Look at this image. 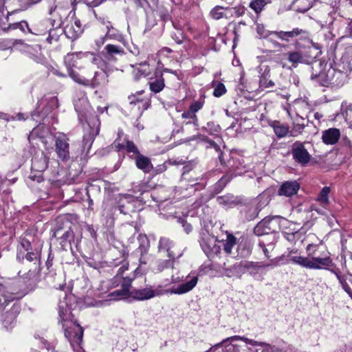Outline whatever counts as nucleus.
I'll return each mask as SVG.
<instances>
[{"mask_svg":"<svg viewBox=\"0 0 352 352\" xmlns=\"http://www.w3.org/2000/svg\"><path fill=\"white\" fill-rule=\"evenodd\" d=\"M74 105L78 114L79 122L80 123H82L84 121L87 122L89 127L85 130L82 144L80 145V148L77 151L78 153L72 157L76 160L80 157V162L87 161L95 138L99 133L100 121L96 116L90 120L91 109L87 98L82 91H80L77 95V98L74 99Z\"/></svg>","mask_w":352,"mask_h":352,"instance_id":"1","label":"nucleus"},{"mask_svg":"<svg viewBox=\"0 0 352 352\" xmlns=\"http://www.w3.org/2000/svg\"><path fill=\"white\" fill-rule=\"evenodd\" d=\"M58 316V323L62 324L65 337L76 350V347H80L82 342L83 328L74 319V315L65 301L59 303Z\"/></svg>","mask_w":352,"mask_h":352,"instance_id":"2","label":"nucleus"},{"mask_svg":"<svg viewBox=\"0 0 352 352\" xmlns=\"http://www.w3.org/2000/svg\"><path fill=\"white\" fill-rule=\"evenodd\" d=\"M77 228V226L66 218L60 217L57 218L56 224L52 229V240L60 250H72V244L77 247L80 241L75 234Z\"/></svg>","mask_w":352,"mask_h":352,"instance_id":"3","label":"nucleus"},{"mask_svg":"<svg viewBox=\"0 0 352 352\" xmlns=\"http://www.w3.org/2000/svg\"><path fill=\"white\" fill-rule=\"evenodd\" d=\"M287 258L290 262L310 270H327L335 265L330 256H311L310 253L307 257L301 256L297 254V250L289 251Z\"/></svg>","mask_w":352,"mask_h":352,"instance_id":"4","label":"nucleus"},{"mask_svg":"<svg viewBox=\"0 0 352 352\" xmlns=\"http://www.w3.org/2000/svg\"><path fill=\"white\" fill-rule=\"evenodd\" d=\"M228 170L226 173L214 184L216 193L220 192L234 177L244 174L248 168L243 158L233 159L232 161H228Z\"/></svg>","mask_w":352,"mask_h":352,"instance_id":"5","label":"nucleus"},{"mask_svg":"<svg viewBox=\"0 0 352 352\" xmlns=\"http://www.w3.org/2000/svg\"><path fill=\"white\" fill-rule=\"evenodd\" d=\"M289 223L287 219L279 216L266 217L259 221L254 228L253 232L256 236H263L272 233H277L282 225Z\"/></svg>","mask_w":352,"mask_h":352,"instance_id":"6","label":"nucleus"},{"mask_svg":"<svg viewBox=\"0 0 352 352\" xmlns=\"http://www.w3.org/2000/svg\"><path fill=\"white\" fill-rule=\"evenodd\" d=\"M198 276H193L187 282L180 284L177 288L164 289L162 285H157L155 288L151 286V298L156 296H161L164 294H184L191 291L197 285Z\"/></svg>","mask_w":352,"mask_h":352,"instance_id":"7","label":"nucleus"},{"mask_svg":"<svg viewBox=\"0 0 352 352\" xmlns=\"http://www.w3.org/2000/svg\"><path fill=\"white\" fill-rule=\"evenodd\" d=\"M141 203L140 200L129 194L120 195L116 202V208L120 213L131 217L132 214L140 210Z\"/></svg>","mask_w":352,"mask_h":352,"instance_id":"8","label":"nucleus"},{"mask_svg":"<svg viewBox=\"0 0 352 352\" xmlns=\"http://www.w3.org/2000/svg\"><path fill=\"white\" fill-rule=\"evenodd\" d=\"M80 54H82V52H80L67 54L65 57V63L67 67L69 76L78 84L87 86L89 85V80L80 76L77 72L72 69V67L77 66L76 61L78 60H82V56Z\"/></svg>","mask_w":352,"mask_h":352,"instance_id":"9","label":"nucleus"},{"mask_svg":"<svg viewBox=\"0 0 352 352\" xmlns=\"http://www.w3.org/2000/svg\"><path fill=\"white\" fill-rule=\"evenodd\" d=\"M291 152L295 162L302 166H307L312 157L305 148L304 143L300 141H296L292 144Z\"/></svg>","mask_w":352,"mask_h":352,"instance_id":"10","label":"nucleus"},{"mask_svg":"<svg viewBox=\"0 0 352 352\" xmlns=\"http://www.w3.org/2000/svg\"><path fill=\"white\" fill-rule=\"evenodd\" d=\"M21 311V306L17 302H14L7 309L5 313H1V321L5 329H12L16 324V317Z\"/></svg>","mask_w":352,"mask_h":352,"instance_id":"11","label":"nucleus"},{"mask_svg":"<svg viewBox=\"0 0 352 352\" xmlns=\"http://www.w3.org/2000/svg\"><path fill=\"white\" fill-rule=\"evenodd\" d=\"M69 139L65 135L56 138L55 151L57 156L63 161L70 158Z\"/></svg>","mask_w":352,"mask_h":352,"instance_id":"12","label":"nucleus"},{"mask_svg":"<svg viewBox=\"0 0 352 352\" xmlns=\"http://www.w3.org/2000/svg\"><path fill=\"white\" fill-rule=\"evenodd\" d=\"M175 244L169 239L161 237L158 243V252L160 253L166 252L168 258H179L182 256V252L177 254L174 250Z\"/></svg>","mask_w":352,"mask_h":352,"instance_id":"13","label":"nucleus"},{"mask_svg":"<svg viewBox=\"0 0 352 352\" xmlns=\"http://www.w3.org/2000/svg\"><path fill=\"white\" fill-rule=\"evenodd\" d=\"M201 247L208 258H213L220 252V246L216 239L210 237L203 239L200 243Z\"/></svg>","mask_w":352,"mask_h":352,"instance_id":"14","label":"nucleus"},{"mask_svg":"<svg viewBox=\"0 0 352 352\" xmlns=\"http://www.w3.org/2000/svg\"><path fill=\"white\" fill-rule=\"evenodd\" d=\"M80 55L82 56L83 60L90 62L92 64L96 65L102 71V76H107L108 66L105 61L103 60L98 55L90 52H82V54Z\"/></svg>","mask_w":352,"mask_h":352,"instance_id":"15","label":"nucleus"},{"mask_svg":"<svg viewBox=\"0 0 352 352\" xmlns=\"http://www.w3.org/2000/svg\"><path fill=\"white\" fill-rule=\"evenodd\" d=\"M102 54L108 60H115L117 56H122L125 52L124 48L120 45L108 44L104 47Z\"/></svg>","mask_w":352,"mask_h":352,"instance_id":"16","label":"nucleus"},{"mask_svg":"<svg viewBox=\"0 0 352 352\" xmlns=\"http://www.w3.org/2000/svg\"><path fill=\"white\" fill-rule=\"evenodd\" d=\"M152 93L146 94L144 90L137 91L135 94L129 96L131 104L142 103V107L144 109H147L150 106V100Z\"/></svg>","mask_w":352,"mask_h":352,"instance_id":"17","label":"nucleus"},{"mask_svg":"<svg viewBox=\"0 0 352 352\" xmlns=\"http://www.w3.org/2000/svg\"><path fill=\"white\" fill-rule=\"evenodd\" d=\"M272 34L275 35L279 39L288 42L291 39H293L300 35L307 34V32L305 30L295 28L291 31H274Z\"/></svg>","mask_w":352,"mask_h":352,"instance_id":"18","label":"nucleus"},{"mask_svg":"<svg viewBox=\"0 0 352 352\" xmlns=\"http://www.w3.org/2000/svg\"><path fill=\"white\" fill-rule=\"evenodd\" d=\"M130 157L134 160L137 168L144 173H150L153 170V164L148 157L140 153L137 156L131 155Z\"/></svg>","mask_w":352,"mask_h":352,"instance_id":"19","label":"nucleus"},{"mask_svg":"<svg viewBox=\"0 0 352 352\" xmlns=\"http://www.w3.org/2000/svg\"><path fill=\"white\" fill-rule=\"evenodd\" d=\"M299 188L300 185L296 181H287L280 186L278 195L290 197L296 194Z\"/></svg>","mask_w":352,"mask_h":352,"instance_id":"20","label":"nucleus"},{"mask_svg":"<svg viewBox=\"0 0 352 352\" xmlns=\"http://www.w3.org/2000/svg\"><path fill=\"white\" fill-rule=\"evenodd\" d=\"M340 137V131L336 128H330L322 131V142L327 145L336 144Z\"/></svg>","mask_w":352,"mask_h":352,"instance_id":"21","label":"nucleus"},{"mask_svg":"<svg viewBox=\"0 0 352 352\" xmlns=\"http://www.w3.org/2000/svg\"><path fill=\"white\" fill-rule=\"evenodd\" d=\"M48 166V160L42 153L32 159V170L42 173L46 170Z\"/></svg>","mask_w":352,"mask_h":352,"instance_id":"22","label":"nucleus"},{"mask_svg":"<svg viewBox=\"0 0 352 352\" xmlns=\"http://www.w3.org/2000/svg\"><path fill=\"white\" fill-rule=\"evenodd\" d=\"M22 296L14 293H0V314L10 307V304L15 299H19Z\"/></svg>","mask_w":352,"mask_h":352,"instance_id":"23","label":"nucleus"},{"mask_svg":"<svg viewBox=\"0 0 352 352\" xmlns=\"http://www.w3.org/2000/svg\"><path fill=\"white\" fill-rule=\"evenodd\" d=\"M129 296L136 300H146L151 298V286L141 289H132L129 292Z\"/></svg>","mask_w":352,"mask_h":352,"instance_id":"24","label":"nucleus"},{"mask_svg":"<svg viewBox=\"0 0 352 352\" xmlns=\"http://www.w3.org/2000/svg\"><path fill=\"white\" fill-rule=\"evenodd\" d=\"M182 178L183 181H186L188 182L187 190L192 189L193 190V192H195L205 188L206 185L202 179L186 177V171L182 173Z\"/></svg>","mask_w":352,"mask_h":352,"instance_id":"25","label":"nucleus"},{"mask_svg":"<svg viewBox=\"0 0 352 352\" xmlns=\"http://www.w3.org/2000/svg\"><path fill=\"white\" fill-rule=\"evenodd\" d=\"M270 126L272 127L274 133L278 138L285 137L289 133V127L287 125L281 124L280 122L274 120L272 121Z\"/></svg>","mask_w":352,"mask_h":352,"instance_id":"26","label":"nucleus"},{"mask_svg":"<svg viewBox=\"0 0 352 352\" xmlns=\"http://www.w3.org/2000/svg\"><path fill=\"white\" fill-rule=\"evenodd\" d=\"M259 212L260 209L256 206H245L241 211V214L244 215L245 219L249 221L256 219L258 217Z\"/></svg>","mask_w":352,"mask_h":352,"instance_id":"27","label":"nucleus"},{"mask_svg":"<svg viewBox=\"0 0 352 352\" xmlns=\"http://www.w3.org/2000/svg\"><path fill=\"white\" fill-rule=\"evenodd\" d=\"M282 234L284 238L292 243H296L302 237V232L300 231V229L294 228L291 232L283 230Z\"/></svg>","mask_w":352,"mask_h":352,"instance_id":"28","label":"nucleus"},{"mask_svg":"<svg viewBox=\"0 0 352 352\" xmlns=\"http://www.w3.org/2000/svg\"><path fill=\"white\" fill-rule=\"evenodd\" d=\"M45 102H47V107L45 113L50 111L52 109L57 108L58 106V98L56 96H51L50 98H47L46 96H45L38 102V105L40 106L41 104H43Z\"/></svg>","mask_w":352,"mask_h":352,"instance_id":"29","label":"nucleus"},{"mask_svg":"<svg viewBox=\"0 0 352 352\" xmlns=\"http://www.w3.org/2000/svg\"><path fill=\"white\" fill-rule=\"evenodd\" d=\"M139 243V247L138 248V252L143 256L146 254L150 247V241L147 236L144 234H140L138 238Z\"/></svg>","mask_w":352,"mask_h":352,"instance_id":"30","label":"nucleus"},{"mask_svg":"<svg viewBox=\"0 0 352 352\" xmlns=\"http://www.w3.org/2000/svg\"><path fill=\"white\" fill-rule=\"evenodd\" d=\"M41 252V245H38L37 248H34L32 250L27 251L25 254V260L29 262L34 261V264L39 263L40 262V254Z\"/></svg>","mask_w":352,"mask_h":352,"instance_id":"31","label":"nucleus"},{"mask_svg":"<svg viewBox=\"0 0 352 352\" xmlns=\"http://www.w3.org/2000/svg\"><path fill=\"white\" fill-rule=\"evenodd\" d=\"M226 340H242L245 342L247 344H249L252 346H261L262 347H267L268 344L264 342H258L254 340L249 339L244 336H231L230 338H227Z\"/></svg>","mask_w":352,"mask_h":352,"instance_id":"32","label":"nucleus"},{"mask_svg":"<svg viewBox=\"0 0 352 352\" xmlns=\"http://www.w3.org/2000/svg\"><path fill=\"white\" fill-rule=\"evenodd\" d=\"M236 245V238L232 234H228L223 241V250L227 254H231L234 246Z\"/></svg>","mask_w":352,"mask_h":352,"instance_id":"33","label":"nucleus"},{"mask_svg":"<svg viewBox=\"0 0 352 352\" xmlns=\"http://www.w3.org/2000/svg\"><path fill=\"white\" fill-rule=\"evenodd\" d=\"M236 257L246 258L251 254L252 250L250 246L246 243H240L236 248Z\"/></svg>","mask_w":352,"mask_h":352,"instance_id":"34","label":"nucleus"},{"mask_svg":"<svg viewBox=\"0 0 352 352\" xmlns=\"http://www.w3.org/2000/svg\"><path fill=\"white\" fill-rule=\"evenodd\" d=\"M288 60L296 67L298 63H302L304 60L302 52L300 51L290 52L287 53Z\"/></svg>","mask_w":352,"mask_h":352,"instance_id":"35","label":"nucleus"},{"mask_svg":"<svg viewBox=\"0 0 352 352\" xmlns=\"http://www.w3.org/2000/svg\"><path fill=\"white\" fill-rule=\"evenodd\" d=\"M176 258H168V259H159L157 261V271L162 272L165 269L173 268Z\"/></svg>","mask_w":352,"mask_h":352,"instance_id":"36","label":"nucleus"},{"mask_svg":"<svg viewBox=\"0 0 352 352\" xmlns=\"http://www.w3.org/2000/svg\"><path fill=\"white\" fill-rule=\"evenodd\" d=\"M204 103L205 95L203 93H200L199 98L197 100H193V102L190 104L189 109L196 114L199 110L202 109Z\"/></svg>","mask_w":352,"mask_h":352,"instance_id":"37","label":"nucleus"},{"mask_svg":"<svg viewBox=\"0 0 352 352\" xmlns=\"http://www.w3.org/2000/svg\"><path fill=\"white\" fill-rule=\"evenodd\" d=\"M217 201L219 205L221 206H232L236 204L235 197L232 195H226L223 196H219L217 198Z\"/></svg>","mask_w":352,"mask_h":352,"instance_id":"38","label":"nucleus"},{"mask_svg":"<svg viewBox=\"0 0 352 352\" xmlns=\"http://www.w3.org/2000/svg\"><path fill=\"white\" fill-rule=\"evenodd\" d=\"M49 14L52 16V19H50V23L54 28H60L62 24V20L60 18L58 20L56 19V15L59 14L58 9L56 6L50 8L49 10Z\"/></svg>","mask_w":352,"mask_h":352,"instance_id":"39","label":"nucleus"},{"mask_svg":"<svg viewBox=\"0 0 352 352\" xmlns=\"http://www.w3.org/2000/svg\"><path fill=\"white\" fill-rule=\"evenodd\" d=\"M240 93L239 94L240 98H245L248 100H256L259 98L257 90L249 91L248 89H239Z\"/></svg>","mask_w":352,"mask_h":352,"instance_id":"40","label":"nucleus"},{"mask_svg":"<svg viewBox=\"0 0 352 352\" xmlns=\"http://www.w3.org/2000/svg\"><path fill=\"white\" fill-rule=\"evenodd\" d=\"M104 38L113 39L120 41L122 40L123 37L122 34L119 32V31L117 29L114 28L109 30V31L106 32L104 38H102L101 44L104 43Z\"/></svg>","mask_w":352,"mask_h":352,"instance_id":"41","label":"nucleus"},{"mask_svg":"<svg viewBox=\"0 0 352 352\" xmlns=\"http://www.w3.org/2000/svg\"><path fill=\"white\" fill-rule=\"evenodd\" d=\"M254 262L248 261H242L239 263L233 265V268L239 272L245 273L252 268Z\"/></svg>","mask_w":352,"mask_h":352,"instance_id":"42","label":"nucleus"},{"mask_svg":"<svg viewBox=\"0 0 352 352\" xmlns=\"http://www.w3.org/2000/svg\"><path fill=\"white\" fill-rule=\"evenodd\" d=\"M183 119L189 120L186 124H193L194 126H198V118L197 115L188 108L187 111H185L182 114Z\"/></svg>","mask_w":352,"mask_h":352,"instance_id":"43","label":"nucleus"},{"mask_svg":"<svg viewBox=\"0 0 352 352\" xmlns=\"http://www.w3.org/2000/svg\"><path fill=\"white\" fill-rule=\"evenodd\" d=\"M268 3L267 0H252L250 3V7L256 12H261L264 7Z\"/></svg>","mask_w":352,"mask_h":352,"instance_id":"44","label":"nucleus"},{"mask_svg":"<svg viewBox=\"0 0 352 352\" xmlns=\"http://www.w3.org/2000/svg\"><path fill=\"white\" fill-rule=\"evenodd\" d=\"M164 81L162 74H156L155 77L154 78H151L149 81L150 88H164L165 86Z\"/></svg>","mask_w":352,"mask_h":352,"instance_id":"45","label":"nucleus"},{"mask_svg":"<svg viewBox=\"0 0 352 352\" xmlns=\"http://www.w3.org/2000/svg\"><path fill=\"white\" fill-rule=\"evenodd\" d=\"M139 65L142 68V69H138L137 73L135 74V77L136 79H137L138 75L146 76L149 74H151V69H150V65L148 63L147 61H144V62L140 63Z\"/></svg>","mask_w":352,"mask_h":352,"instance_id":"46","label":"nucleus"},{"mask_svg":"<svg viewBox=\"0 0 352 352\" xmlns=\"http://www.w3.org/2000/svg\"><path fill=\"white\" fill-rule=\"evenodd\" d=\"M129 283H122V289H118L114 291L111 294V296L113 297H121L125 296L126 295L129 296Z\"/></svg>","mask_w":352,"mask_h":352,"instance_id":"47","label":"nucleus"},{"mask_svg":"<svg viewBox=\"0 0 352 352\" xmlns=\"http://www.w3.org/2000/svg\"><path fill=\"white\" fill-rule=\"evenodd\" d=\"M269 72H265L259 80L260 87H269L274 85V82L270 78Z\"/></svg>","mask_w":352,"mask_h":352,"instance_id":"48","label":"nucleus"},{"mask_svg":"<svg viewBox=\"0 0 352 352\" xmlns=\"http://www.w3.org/2000/svg\"><path fill=\"white\" fill-rule=\"evenodd\" d=\"M202 130L207 132L210 135H214L221 130V127L219 124H215L212 122H209L207 123L206 126L202 128Z\"/></svg>","mask_w":352,"mask_h":352,"instance_id":"49","label":"nucleus"},{"mask_svg":"<svg viewBox=\"0 0 352 352\" xmlns=\"http://www.w3.org/2000/svg\"><path fill=\"white\" fill-rule=\"evenodd\" d=\"M236 340H228V342L223 344V352H239V346L234 342Z\"/></svg>","mask_w":352,"mask_h":352,"instance_id":"50","label":"nucleus"},{"mask_svg":"<svg viewBox=\"0 0 352 352\" xmlns=\"http://www.w3.org/2000/svg\"><path fill=\"white\" fill-rule=\"evenodd\" d=\"M330 192L329 187L325 186L324 187L318 197V201H320L322 204H327L329 202V193Z\"/></svg>","mask_w":352,"mask_h":352,"instance_id":"51","label":"nucleus"},{"mask_svg":"<svg viewBox=\"0 0 352 352\" xmlns=\"http://www.w3.org/2000/svg\"><path fill=\"white\" fill-rule=\"evenodd\" d=\"M125 150L129 153H133V156H137L140 153L136 145L130 140L126 141Z\"/></svg>","mask_w":352,"mask_h":352,"instance_id":"52","label":"nucleus"},{"mask_svg":"<svg viewBox=\"0 0 352 352\" xmlns=\"http://www.w3.org/2000/svg\"><path fill=\"white\" fill-rule=\"evenodd\" d=\"M20 245L18 248L23 249L25 251L32 250L33 248L31 245L30 239H27L25 236H21L19 238Z\"/></svg>","mask_w":352,"mask_h":352,"instance_id":"53","label":"nucleus"},{"mask_svg":"<svg viewBox=\"0 0 352 352\" xmlns=\"http://www.w3.org/2000/svg\"><path fill=\"white\" fill-rule=\"evenodd\" d=\"M305 126L306 124L304 122L294 124L292 129L290 131V135L297 136L298 135L302 133Z\"/></svg>","mask_w":352,"mask_h":352,"instance_id":"54","label":"nucleus"},{"mask_svg":"<svg viewBox=\"0 0 352 352\" xmlns=\"http://www.w3.org/2000/svg\"><path fill=\"white\" fill-rule=\"evenodd\" d=\"M224 8L221 6H216L210 11V15L214 19H219L223 16Z\"/></svg>","mask_w":352,"mask_h":352,"instance_id":"55","label":"nucleus"},{"mask_svg":"<svg viewBox=\"0 0 352 352\" xmlns=\"http://www.w3.org/2000/svg\"><path fill=\"white\" fill-rule=\"evenodd\" d=\"M274 243H270L266 245L265 243L262 241H260L258 243V245L262 248L265 256L267 258L271 257L270 255V250H272L274 248Z\"/></svg>","mask_w":352,"mask_h":352,"instance_id":"56","label":"nucleus"},{"mask_svg":"<svg viewBox=\"0 0 352 352\" xmlns=\"http://www.w3.org/2000/svg\"><path fill=\"white\" fill-rule=\"evenodd\" d=\"M256 32L258 33V34L262 38H267L270 35L272 34V32H270V31L265 30L264 25L262 24H258L256 25Z\"/></svg>","mask_w":352,"mask_h":352,"instance_id":"57","label":"nucleus"},{"mask_svg":"<svg viewBox=\"0 0 352 352\" xmlns=\"http://www.w3.org/2000/svg\"><path fill=\"white\" fill-rule=\"evenodd\" d=\"M28 26V25L25 21H21L20 23H14L12 25H9V26L8 28H6V27L3 28V27L0 26V30H2L3 32L8 31L10 28H12V29L20 28L23 30L24 28L25 27L27 28Z\"/></svg>","mask_w":352,"mask_h":352,"instance_id":"58","label":"nucleus"},{"mask_svg":"<svg viewBox=\"0 0 352 352\" xmlns=\"http://www.w3.org/2000/svg\"><path fill=\"white\" fill-rule=\"evenodd\" d=\"M128 2L133 3L138 8L145 9L149 6L148 0H126Z\"/></svg>","mask_w":352,"mask_h":352,"instance_id":"59","label":"nucleus"},{"mask_svg":"<svg viewBox=\"0 0 352 352\" xmlns=\"http://www.w3.org/2000/svg\"><path fill=\"white\" fill-rule=\"evenodd\" d=\"M343 146L346 147L352 156V142L347 136H343L341 140Z\"/></svg>","mask_w":352,"mask_h":352,"instance_id":"60","label":"nucleus"},{"mask_svg":"<svg viewBox=\"0 0 352 352\" xmlns=\"http://www.w3.org/2000/svg\"><path fill=\"white\" fill-rule=\"evenodd\" d=\"M227 338L226 339H223L221 342L219 343H217L213 346H212L210 349H208V351H205V352H217L219 349H222L223 348V344L228 342V340H226Z\"/></svg>","mask_w":352,"mask_h":352,"instance_id":"61","label":"nucleus"},{"mask_svg":"<svg viewBox=\"0 0 352 352\" xmlns=\"http://www.w3.org/2000/svg\"><path fill=\"white\" fill-rule=\"evenodd\" d=\"M328 270L336 275L338 281L346 276L345 275H342L340 270L338 268H336V265H334L333 267H329Z\"/></svg>","mask_w":352,"mask_h":352,"instance_id":"62","label":"nucleus"},{"mask_svg":"<svg viewBox=\"0 0 352 352\" xmlns=\"http://www.w3.org/2000/svg\"><path fill=\"white\" fill-rule=\"evenodd\" d=\"M262 266L260 265L259 263L258 262H254L253 263V266H252V268H250L248 272L249 273L252 275V276H255L258 272V270Z\"/></svg>","mask_w":352,"mask_h":352,"instance_id":"63","label":"nucleus"},{"mask_svg":"<svg viewBox=\"0 0 352 352\" xmlns=\"http://www.w3.org/2000/svg\"><path fill=\"white\" fill-rule=\"evenodd\" d=\"M26 252L27 251H25L23 249L18 248L16 259L20 262H23L25 259Z\"/></svg>","mask_w":352,"mask_h":352,"instance_id":"64","label":"nucleus"}]
</instances>
